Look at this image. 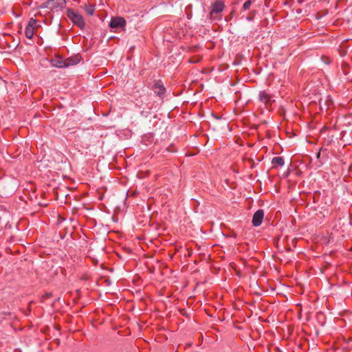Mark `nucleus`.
Listing matches in <instances>:
<instances>
[{
    "mask_svg": "<svg viewBox=\"0 0 352 352\" xmlns=\"http://www.w3.org/2000/svg\"><path fill=\"white\" fill-rule=\"evenodd\" d=\"M264 217V212L263 210H258L253 215L252 217V224L255 227L259 226L262 222Z\"/></svg>",
    "mask_w": 352,
    "mask_h": 352,
    "instance_id": "423d86ee",
    "label": "nucleus"
},
{
    "mask_svg": "<svg viewBox=\"0 0 352 352\" xmlns=\"http://www.w3.org/2000/svg\"><path fill=\"white\" fill-rule=\"evenodd\" d=\"M153 90L154 91L155 94L162 98L164 96L166 89L162 81L158 80L153 85Z\"/></svg>",
    "mask_w": 352,
    "mask_h": 352,
    "instance_id": "6e6552de",
    "label": "nucleus"
},
{
    "mask_svg": "<svg viewBox=\"0 0 352 352\" xmlns=\"http://www.w3.org/2000/svg\"><path fill=\"white\" fill-rule=\"evenodd\" d=\"M84 10L90 16L93 15L95 12V6L94 5L91 4H85L84 6Z\"/></svg>",
    "mask_w": 352,
    "mask_h": 352,
    "instance_id": "9b49d317",
    "label": "nucleus"
},
{
    "mask_svg": "<svg viewBox=\"0 0 352 352\" xmlns=\"http://www.w3.org/2000/svg\"><path fill=\"white\" fill-rule=\"evenodd\" d=\"M272 164L274 168H278L284 165L285 160L282 157H275L272 159Z\"/></svg>",
    "mask_w": 352,
    "mask_h": 352,
    "instance_id": "9d476101",
    "label": "nucleus"
},
{
    "mask_svg": "<svg viewBox=\"0 0 352 352\" xmlns=\"http://www.w3.org/2000/svg\"><path fill=\"white\" fill-rule=\"evenodd\" d=\"M66 6L65 0H48L43 3L41 8L54 10L58 8H63Z\"/></svg>",
    "mask_w": 352,
    "mask_h": 352,
    "instance_id": "7ed1b4c3",
    "label": "nucleus"
},
{
    "mask_svg": "<svg viewBox=\"0 0 352 352\" xmlns=\"http://www.w3.org/2000/svg\"><path fill=\"white\" fill-rule=\"evenodd\" d=\"M50 62L53 67L58 68L67 67L74 64L72 63L71 60H65L59 56H56L54 58H52Z\"/></svg>",
    "mask_w": 352,
    "mask_h": 352,
    "instance_id": "20e7f679",
    "label": "nucleus"
},
{
    "mask_svg": "<svg viewBox=\"0 0 352 352\" xmlns=\"http://www.w3.org/2000/svg\"><path fill=\"white\" fill-rule=\"evenodd\" d=\"M36 23V21L31 19L25 30V35L28 38H32L34 36V30Z\"/></svg>",
    "mask_w": 352,
    "mask_h": 352,
    "instance_id": "0eeeda50",
    "label": "nucleus"
},
{
    "mask_svg": "<svg viewBox=\"0 0 352 352\" xmlns=\"http://www.w3.org/2000/svg\"><path fill=\"white\" fill-rule=\"evenodd\" d=\"M126 25V21L122 17H114L110 21L111 28H122Z\"/></svg>",
    "mask_w": 352,
    "mask_h": 352,
    "instance_id": "1a4fd4ad",
    "label": "nucleus"
},
{
    "mask_svg": "<svg viewBox=\"0 0 352 352\" xmlns=\"http://www.w3.org/2000/svg\"><path fill=\"white\" fill-rule=\"evenodd\" d=\"M224 9V3L222 1H217L211 7L210 12L211 18L214 19H220L221 18V12Z\"/></svg>",
    "mask_w": 352,
    "mask_h": 352,
    "instance_id": "f03ea898",
    "label": "nucleus"
},
{
    "mask_svg": "<svg viewBox=\"0 0 352 352\" xmlns=\"http://www.w3.org/2000/svg\"><path fill=\"white\" fill-rule=\"evenodd\" d=\"M254 14H255V11H254L253 12L250 13L248 16H247L246 19L249 21H252L254 19Z\"/></svg>",
    "mask_w": 352,
    "mask_h": 352,
    "instance_id": "ddd939ff",
    "label": "nucleus"
},
{
    "mask_svg": "<svg viewBox=\"0 0 352 352\" xmlns=\"http://www.w3.org/2000/svg\"><path fill=\"white\" fill-rule=\"evenodd\" d=\"M258 99L261 102L265 104V107L270 106L273 102L272 96L266 91H260Z\"/></svg>",
    "mask_w": 352,
    "mask_h": 352,
    "instance_id": "39448f33",
    "label": "nucleus"
},
{
    "mask_svg": "<svg viewBox=\"0 0 352 352\" xmlns=\"http://www.w3.org/2000/svg\"><path fill=\"white\" fill-rule=\"evenodd\" d=\"M252 3V0H248L246 1L243 5V10H248L250 9L251 5Z\"/></svg>",
    "mask_w": 352,
    "mask_h": 352,
    "instance_id": "f8f14e48",
    "label": "nucleus"
},
{
    "mask_svg": "<svg viewBox=\"0 0 352 352\" xmlns=\"http://www.w3.org/2000/svg\"><path fill=\"white\" fill-rule=\"evenodd\" d=\"M67 16L72 21V23L77 25L80 29H83L85 28V21L81 14L75 12L72 9H67Z\"/></svg>",
    "mask_w": 352,
    "mask_h": 352,
    "instance_id": "f257e3e1",
    "label": "nucleus"
}]
</instances>
